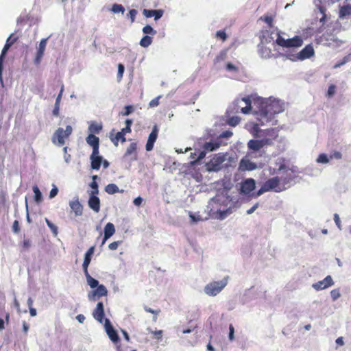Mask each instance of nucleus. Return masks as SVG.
<instances>
[{"label":"nucleus","mask_w":351,"mask_h":351,"mask_svg":"<svg viewBox=\"0 0 351 351\" xmlns=\"http://www.w3.org/2000/svg\"><path fill=\"white\" fill-rule=\"evenodd\" d=\"M282 111V106L277 102L266 104L260 110V116L267 120L271 119L276 114Z\"/></svg>","instance_id":"nucleus-1"},{"label":"nucleus","mask_w":351,"mask_h":351,"mask_svg":"<svg viewBox=\"0 0 351 351\" xmlns=\"http://www.w3.org/2000/svg\"><path fill=\"white\" fill-rule=\"evenodd\" d=\"M226 154L218 153L206 163V168L208 171H218L221 169L222 163L226 160Z\"/></svg>","instance_id":"nucleus-2"},{"label":"nucleus","mask_w":351,"mask_h":351,"mask_svg":"<svg viewBox=\"0 0 351 351\" xmlns=\"http://www.w3.org/2000/svg\"><path fill=\"white\" fill-rule=\"evenodd\" d=\"M291 178H279L275 176L266 180L263 184L269 191H274L275 192H281L284 188H281L280 186V182L282 181L284 184L289 182Z\"/></svg>","instance_id":"nucleus-3"},{"label":"nucleus","mask_w":351,"mask_h":351,"mask_svg":"<svg viewBox=\"0 0 351 351\" xmlns=\"http://www.w3.org/2000/svg\"><path fill=\"white\" fill-rule=\"evenodd\" d=\"M228 280L224 278L221 281H213L204 287V292L210 296H215L227 285Z\"/></svg>","instance_id":"nucleus-4"},{"label":"nucleus","mask_w":351,"mask_h":351,"mask_svg":"<svg viewBox=\"0 0 351 351\" xmlns=\"http://www.w3.org/2000/svg\"><path fill=\"white\" fill-rule=\"evenodd\" d=\"M72 131L73 128L71 125H67L65 130L62 128H58L53 135V143H57L59 146L64 145L65 144V139L69 138Z\"/></svg>","instance_id":"nucleus-5"},{"label":"nucleus","mask_w":351,"mask_h":351,"mask_svg":"<svg viewBox=\"0 0 351 351\" xmlns=\"http://www.w3.org/2000/svg\"><path fill=\"white\" fill-rule=\"evenodd\" d=\"M278 137V130L276 128H269L267 130H264L263 131V134H261L260 138L262 140H267L270 141V144L269 145H271L274 144V141L277 139Z\"/></svg>","instance_id":"nucleus-6"},{"label":"nucleus","mask_w":351,"mask_h":351,"mask_svg":"<svg viewBox=\"0 0 351 351\" xmlns=\"http://www.w3.org/2000/svg\"><path fill=\"white\" fill-rule=\"evenodd\" d=\"M108 294V290L104 285H100L97 287L96 289L90 292L88 295L89 300H96L99 299L101 297L106 296Z\"/></svg>","instance_id":"nucleus-7"},{"label":"nucleus","mask_w":351,"mask_h":351,"mask_svg":"<svg viewBox=\"0 0 351 351\" xmlns=\"http://www.w3.org/2000/svg\"><path fill=\"white\" fill-rule=\"evenodd\" d=\"M105 328L107 335H108L110 339L114 343H118L120 341V338L117 332V331L114 329L113 326L111 325L110 322L108 319H105Z\"/></svg>","instance_id":"nucleus-8"},{"label":"nucleus","mask_w":351,"mask_h":351,"mask_svg":"<svg viewBox=\"0 0 351 351\" xmlns=\"http://www.w3.org/2000/svg\"><path fill=\"white\" fill-rule=\"evenodd\" d=\"M47 42V38H43L39 43V46L36 56L34 59V63L37 66L39 65L41 62L42 58L43 57L46 49Z\"/></svg>","instance_id":"nucleus-9"},{"label":"nucleus","mask_w":351,"mask_h":351,"mask_svg":"<svg viewBox=\"0 0 351 351\" xmlns=\"http://www.w3.org/2000/svg\"><path fill=\"white\" fill-rule=\"evenodd\" d=\"M270 141H268L267 140H262V138H261V139L259 140L252 139L249 141V142L247 143V146L250 149L257 152L260 150L262 147L265 146H268L269 144H270Z\"/></svg>","instance_id":"nucleus-10"},{"label":"nucleus","mask_w":351,"mask_h":351,"mask_svg":"<svg viewBox=\"0 0 351 351\" xmlns=\"http://www.w3.org/2000/svg\"><path fill=\"white\" fill-rule=\"evenodd\" d=\"M333 284H334V282H333L332 277L330 276H327L324 280H320L316 283H314L312 287L315 290L319 291V290H322V289L328 288V287H331L332 285H333Z\"/></svg>","instance_id":"nucleus-11"},{"label":"nucleus","mask_w":351,"mask_h":351,"mask_svg":"<svg viewBox=\"0 0 351 351\" xmlns=\"http://www.w3.org/2000/svg\"><path fill=\"white\" fill-rule=\"evenodd\" d=\"M12 36L11 35L6 40V43L5 45H4L3 49H2V51H1V53L0 55V79L1 80L2 78V71H3V59H4V57L7 53V51H8V49L10 48V47L17 40V38H14L12 39L11 43H9V41L10 40V38H12Z\"/></svg>","instance_id":"nucleus-12"},{"label":"nucleus","mask_w":351,"mask_h":351,"mask_svg":"<svg viewBox=\"0 0 351 351\" xmlns=\"http://www.w3.org/2000/svg\"><path fill=\"white\" fill-rule=\"evenodd\" d=\"M158 134V128L157 125H154L152 128L151 133L149 135L145 148L147 151L153 149L154 143L156 142Z\"/></svg>","instance_id":"nucleus-13"},{"label":"nucleus","mask_w":351,"mask_h":351,"mask_svg":"<svg viewBox=\"0 0 351 351\" xmlns=\"http://www.w3.org/2000/svg\"><path fill=\"white\" fill-rule=\"evenodd\" d=\"M265 38V35H263V38H261V43L258 45V52L259 56L262 58L268 59L273 56L271 49L266 46H265L263 43V40Z\"/></svg>","instance_id":"nucleus-14"},{"label":"nucleus","mask_w":351,"mask_h":351,"mask_svg":"<svg viewBox=\"0 0 351 351\" xmlns=\"http://www.w3.org/2000/svg\"><path fill=\"white\" fill-rule=\"evenodd\" d=\"M255 186L256 183L254 179H247L241 183V191L242 193L247 195L255 189Z\"/></svg>","instance_id":"nucleus-15"},{"label":"nucleus","mask_w":351,"mask_h":351,"mask_svg":"<svg viewBox=\"0 0 351 351\" xmlns=\"http://www.w3.org/2000/svg\"><path fill=\"white\" fill-rule=\"evenodd\" d=\"M315 54L314 49L311 45H306L298 53V58L304 60L313 56Z\"/></svg>","instance_id":"nucleus-16"},{"label":"nucleus","mask_w":351,"mask_h":351,"mask_svg":"<svg viewBox=\"0 0 351 351\" xmlns=\"http://www.w3.org/2000/svg\"><path fill=\"white\" fill-rule=\"evenodd\" d=\"M104 307L103 302H99L93 312V316L99 323H102L104 319Z\"/></svg>","instance_id":"nucleus-17"},{"label":"nucleus","mask_w":351,"mask_h":351,"mask_svg":"<svg viewBox=\"0 0 351 351\" xmlns=\"http://www.w3.org/2000/svg\"><path fill=\"white\" fill-rule=\"evenodd\" d=\"M99 151L96 152V153H94V152H92V154L90 155V159L91 161V168L93 169L99 170L101 162H102V157L99 156Z\"/></svg>","instance_id":"nucleus-18"},{"label":"nucleus","mask_w":351,"mask_h":351,"mask_svg":"<svg viewBox=\"0 0 351 351\" xmlns=\"http://www.w3.org/2000/svg\"><path fill=\"white\" fill-rule=\"evenodd\" d=\"M97 195H90L88 201V206L95 213L100 210V199Z\"/></svg>","instance_id":"nucleus-19"},{"label":"nucleus","mask_w":351,"mask_h":351,"mask_svg":"<svg viewBox=\"0 0 351 351\" xmlns=\"http://www.w3.org/2000/svg\"><path fill=\"white\" fill-rule=\"evenodd\" d=\"M86 143L93 147V152L99 151V138L93 134H90L86 138Z\"/></svg>","instance_id":"nucleus-20"},{"label":"nucleus","mask_w":351,"mask_h":351,"mask_svg":"<svg viewBox=\"0 0 351 351\" xmlns=\"http://www.w3.org/2000/svg\"><path fill=\"white\" fill-rule=\"evenodd\" d=\"M69 206L71 210L74 212L75 216L78 217L82 215L83 213V206L77 198L75 200L71 201Z\"/></svg>","instance_id":"nucleus-21"},{"label":"nucleus","mask_w":351,"mask_h":351,"mask_svg":"<svg viewBox=\"0 0 351 351\" xmlns=\"http://www.w3.org/2000/svg\"><path fill=\"white\" fill-rule=\"evenodd\" d=\"M276 165L278 166V169L275 168H269V173L271 175H274L275 173H277L278 172L280 171H287L289 170L288 167L286 166L285 162V159L282 158H278L276 162Z\"/></svg>","instance_id":"nucleus-22"},{"label":"nucleus","mask_w":351,"mask_h":351,"mask_svg":"<svg viewBox=\"0 0 351 351\" xmlns=\"http://www.w3.org/2000/svg\"><path fill=\"white\" fill-rule=\"evenodd\" d=\"M163 12H163L162 10H147V9H144L143 11V14L147 18L154 17V19L156 21L158 20L159 19H160L162 17V16L163 15Z\"/></svg>","instance_id":"nucleus-23"},{"label":"nucleus","mask_w":351,"mask_h":351,"mask_svg":"<svg viewBox=\"0 0 351 351\" xmlns=\"http://www.w3.org/2000/svg\"><path fill=\"white\" fill-rule=\"evenodd\" d=\"M302 44V39L300 36H295L292 38H289L286 40V44L285 47H301Z\"/></svg>","instance_id":"nucleus-24"},{"label":"nucleus","mask_w":351,"mask_h":351,"mask_svg":"<svg viewBox=\"0 0 351 351\" xmlns=\"http://www.w3.org/2000/svg\"><path fill=\"white\" fill-rule=\"evenodd\" d=\"M136 149H137V144L136 143H130V145L126 149V152L124 154V157H128L130 155L134 154L133 159L136 160V158H137Z\"/></svg>","instance_id":"nucleus-25"},{"label":"nucleus","mask_w":351,"mask_h":351,"mask_svg":"<svg viewBox=\"0 0 351 351\" xmlns=\"http://www.w3.org/2000/svg\"><path fill=\"white\" fill-rule=\"evenodd\" d=\"M221 145V143L219 141L206 142L204 144L203 148L206 151L212 152L218 149Z\"/></svg>","instance_id":"nucleus-26"},{"label":"nucleus","mask_w":351,"mask_h":351,"mask_svg":"<svg viewBox=\"0 0 351 351\" xmlns=\"http://www.w3.org/2000/svg\"><path fill=\"white\" fill-rule=\"evenodd\" d=\"M115 233V228L112 223L108 222L104 227V235L106 238H110Z\"/></svg>","instance_id":"nucleus-27"},{"label":"nucleus","mask_w":351,"mask_h":351,"mask_svg":"<svg viewBox=\"0 0 351 351\" xmlns=\"http://www.w3.org/2000/svg\"><path fill=\"white\" fill-rule=\"evenodd\" d=\"M32 241L30 239H24L23 240V241L21 242V243L19 244V246H20V248H21V252H27V251H29V249L31 248L32 247Z\"/></svg>","instance_id":"nucleus-28"},{"label":"nucleus","mask_w":351,"mask_h":351,"mask_svg":"<svg viewBox=\"0 0 351 351\" xmlns=\"http://www.w3.org/2000/svg\"><path fill=\"white\" fill-rule=\"evenodd\" d=\"M241 101H244L246 105L245 107L241 108V112L243 114L249 113L252 109V101H251L250 98L249 97H243L241 99Z\"/></svg>","instance_id":"nucleus-29"},{"label":"nucleus","mask_w":351,"mask_h":351,"mask_svg":"<svg viewBox=\"0 0 351 351\" xmlns=\"http://www.w3.org/2000/svg\"><path fill=\"white\" fill-rule=\"evenodd\" d=\"M86 278V280H87V283L88 285L93 289L94 288H96L98 286H99L100 285H99V282L98 280H97L96 279L93 278L90 274L89 273H86L84 274Z\"/></svg>","instance_id":"nucleus-30"},{"label":"nucleus","mask_w":351,"mask_h":351,"mask_svg":"<svg viewBox=\"0 0 351 351\" xmlns=\"http://www.w3.org/2000/svg\"><path fill=\"white\" fill-rule=\"evenodd\" d=\"M111 141L115 146H118L119 141H121L122 143L125 142L126 138L125 135L121 132H118L114 137H111Z\"/></svg>","instance_id":"nucleus-31"},{"label":"nucleus","mask_w":351,"mask_h":351,"mask_svg":"<svg viewBox=\"0 0 351 351\" xmlns=\"http://www.w3.org/2000/svg\"><path fill=\"white\" fill-rule=\"evenodd\" d=\"M105 191L108 194L112 195L119 192V188L115 184H108L105 187Z\"/></svg>","instance_id":"nucleus-32"},{"label":"nucleus","mask_w":351,"mask_h":351,"mask_svg":"<svg viewBox=\"0 0 351 351\" xmlns=\"http://www.w3.org/2000/svg\"><path fill=\"white\" fill-rule=\"evenodd\" d=\"M152 37L148 35H145L141 38L140 41V45L143 47H147L152 44Z\"/></svg>","instance_id":"nucleus-33"},{"label":"nucleus","mask_w":351,"mask_h":351,"mask_svg":"<svg viewBox=\"0 0 351 351\" xmlns=\"http://www.w3.org/2000/svg\"><path fill=\"white\" fill-rule=\"evenodd\" d=\"M241 165L248 171L254 170L256 168V165L250 160H242Z\"/></svg>","instance_id":"nucleus-34"},{"label":"nucleus","mask_w":351,"mask_h":351,"mask_svg":"<svg viewBox=\"0 0 351 351\" xmlns=\"http://www.w3.org/2000/svg\"><path fill=\"white\" fill-rule=\"evenodd\" d=\"M33 191L34 193V200L37 203H40L43 200L42 193L37 186L33 187Z\"/></svg>","instance_id":"nucleus-35"},{"label":"nucleus","mask_w":351,"mask_h":351,"mask_svg":"<svg viewBox=\"0 0 351 351\" xmlns=\"http://www.w3.org/2000/svg\"><path fill=\"white\" fill-rule=\"evenodd\" d=\"M260 20L265 22L269 28H271L274 25V17L271 15H264L260 17Z\"/></svg>","instance_id":"nucleus-36"},{"label":"nucleus","mask_w":351,"mask_h":351,"mask_svg":"<svg viewBox=\"0 0 351 351\" xmlns=\"http://www.w3.org/2000/svg\"><path fill=\"white\" fill-rule=\"evenodd\" d=\"M351 14V5H346L341 8L340 9V16H344L346 15H350Z\"/></svg>","instance_id":"nucleus-37"},{"label":"nucleus","mask_w":351,"mask_h":351,"mask_svg":"<svg viewBox=\"0 0 351 351\" xmlns=\"http://www.w3.org/2000/svg\"><path fill=\"white\" fill-rule=\"evenodd\" d=\"M227 57V51L226 50H223L220 51V53L216 56L215 58V62L218 63L223 60H224Z\"/></svg>","instance_id":"nucleus-38"},{"label":"nucleus","mask_w":351,"mask_h":351,"mask_svg":"<svg viewBox=\"0 0 351 351\" xmlns=\"http://www.w3.org/2000/svg\"><path fill=\"white\" fill-rule=\"evenodd\" d=\"M239 122L240 118L238 117H230L227 121L228 124L232 127L237 125L239 123Z\"/></svg>","instance_id":"nucleus-39"},{"label":"nucleus","mask_w":351,"mask_h":351,"mask_svg":"<svg viewBox=\"0 0 351 351\" xmlns=\"http://www.w3.org/2000/svg\"><path fill=\"white\" fill-rule=\"evenodd\" d=\"M112 11L114 13H123L125 12L124 7L121 4L115 3L112 7Z\"/></svg>","instance_id":"nucleus-40"},{"label":"nucleus","mask_w":351,"mask_h":351,"mask_svg":"<svg viewBox=\"0 0 351 351\" xmlns=\"http://www.w3.org/2000/svg\"><path fill=\"white\" fill-rule=\"evenodd\" d=\"M143 32L146 35H148V34L155 35L156 34V31L154 30L152 28V27L149 25H147L143 28Z\"/></svg>","instance_id":"nucleus-41"},{"label":"nucleus","mask_w":351,"mask_h":351,"mask_svg":"<svg viewBox=\"0 0 351 351\" xmlns=\"http://www.w3.org/2000/svg\"><path fill=\"white\" fill-rule=\"evenodd\" d=\"M90 261H91V258L90 257H88V256H84V262H83V264H82V267H83V270H84V274L88 272V265H90Z\"/></svg>","instance_id":"nucleus-42"},{"label":"nucleus","mask_w":351,"mask_h":351,"mask_svg":"<svg viewBox=\"0 0 351 351\" xmlns=\"http://www.w3.org/2000/svg\"><path fill=\"white\" fill-rule=\"evenodd\" d=\"M101 128V126L97 123H91L88 128L90 132L92 133H99Z\"/></svg>","instance_id":"nucleus-43"},{"label":"nucleus","mask_w":351,"mask_h":351,"mask_svg":"<svg viewBox=\"0 0 351 351\" xmlns=\"http://www.w3.org/2000/svg\"><path fill=\"white\" fill-rule=\"evenodd\" d=\"M263 131L259 128L258 124H255L252 128V134L254 137H260L261 134H263Z\"/></svg>","instance_id":"nucleus-44"},{"label":"nucleus","mask_w":351,"mask_h":351,"mask_svg":"<svg viewBox=\"0 0 351 351\" xmlns=\"http://www.w3.org/2000/svg\"><path fill=\"white\" fill-rule=\"evenodd\" d=\"M45 222L47 225V226L51 229V230L53 232V234L56 235L58 234V228L56 226H55L50 220H49L47 218L45 219Z\"/></svg>","instance_id":"nucleus-45"},{"label":"nucleus","mask_w":351,"mask_h":351,"mask_svg":"<svg viewBox=\"0 0 351 351\" xmlns=\"http://www.w3.org/2000/svg\"><path fill=\"white\" fill-rule=\"evenodd\" d=\"M134 110V107L131 105H128V106H125L124 111H122L121 112V114L122 116H128L130 114H131Z\"/></svg>","instance_id":"nucleus-46"},{"label":"nucleus","mask_w":351,"mask_h":351,"mask_svg":"<svg viewBox=\"0 0 351 351\" xmlns=\"http://www.w3.org/2000/svg\"><path fill=\"white\" fill-rule=\"evenodd\" d=\"M230 213V209H228L226 210H223V211H221V210H218L217 212V218L219 219H225L228 215H229Z\"/></svg>","instance_id":"nucleus-47"},{"label":"nucleus","mask_w":351,"mask_h":351,"mask_svg":"<svg viewBox=\"0 0 351 351\" xmlns=\"http://www.w3.org/2000/svg\"><path fill=\"white\" fill-rule=\"evenodd\" d=\"M215 36L216 38L221 39L222 41H225L228 38V36L224 30L217 31L215 34Z\"/></svg>","instance_id":"nucleus-48"},{"label":"nucleus","mask_w":351,"mask_h":351,"mask_svg":"<svg viewBox=\"0 0 351 351\" xmlns=\"http://www.w3.org/2000/svg\"><path fill=\"white\" fill-rule=\"evenodd\" d=\"M329 161L328 156L325 154H321L319 155L318 158H317V162L318 163H323L326 164L328 163Z\"/></svg>","instance_id":"nucleus-49"},{"label":"nucleus","mask_w":351,"mask_h":351,"mask_svg":"<svg viewBox=\"0 0 351 351\" xmlns=\"http://www.w3.org/2000/svg\"><path fill=\"white\" fill-rule=\"evenodd\" d=\"M90 186L92 188V191L90 192V195H98L99 193V189H98V184L96 181H93L90 184Z\"/></svg>","instance_id":"nucleus-50"},{"label":"nucleus","mask_w":351,"mask_h":351,"mask_svg":"<svg viewBox=\"0 0 351 351\" xmlns=\"http://www.w3.org/2000/svg\"><path fill=\"white\" fill-rule=\"evenodd\" d=\"M286 40L280 36V32H278V37L276 40V43L278 45L285 47L286 44Z\"/></svg>","instance_id":"nucleus-51"},{"label":"nucleus","mask_w":351,"mask_h":351,"mask_svg":"<svg viewBox=\"0 0 351 351\" xmlns=\"http://www.w3.org/2000/svg\"><path fill=\"white\" fill-rule=\"evenodd\" d=\"M330 295L333 301L337 300L340 296L341 293L339 289H332L330 291Z\"/></svg>","instance_id":"nucleus-52"},{"label":"nucleus","mask_w":351,"mask_h":351,"mask_svg":"<svg viewBox=\"0 0 351 351\" xmlns=\"http://www.w3.org/2000/svg\"><path fill=\"white\" fill-rule=\"evenodd\" d=\"M124 70H125V67H124L123 64H122L121 63L119 64H118V73H117V79L119 81H120L122 79L123 73H124Z\"/></svg>","instance_id":"nucleus-53"},{"label":"nucleus","mask_w":351,"mask_h":351,"mask_svg":"<svg viewBox=\"0 0 351 351\" xmlns=\"http://www.w3.org/2000/svg\"><path fill=\"white\" fill-rule=\"evenodd\" d=\"M122 243V241H114L111 243L109 244L108 245V248L110 250H116L119 245Z\"/></svg>","instance_id":"nucleus-54"},{"label":"nucleus","mask_w":351,"mask_h":351,"mask_svg":"<svg viewBox=\"0 0 351 351\" xmlns=\"http://www.w3.org/2000/svg\"><path fill=\"white\" fill-rule=\"evenodd\" d=\"M226 69L229 71H234V72H237L238 71V68L234 66L233 64H232L231 62H228L226 64Z\"/></svg>","instance_id":"nucleus-55"},{"label":"nucleus","mask_w":351,"mask_h":351,"mask_svg":"<svg viewBox=\"0 0 351 351\" xmlns=\"http://www.w3.org/2000/svg\"><path fill=\"white\" fill-rule=\"evenodd\" d=\"M161 97V96H158L154 99H153L152 101H150L149 105L150 107H156L157 106H158L159 104V99Z\"/></svg>","instance_id":"nucleus-56"},{"label":"nucleus","mask_w":351,"mask_h":351,"mask_svg":"<svg viewBox=\"0 0 351 351\" xmlns=\"http://www.w3.org/2000/svg\"><path fill=\"white\" fill-rule=\"evenodd\" d=\"M12 231H13L14 233H19V231H20V227H19V221L15 220V221L13 222V224H12Z\"/></svg>","instance_id":"nucleus-57"},{"label":"nucleus","mask_w":351,"mask_h":351,"mask_svg":"<svg viewBox=\"0 0 351 351\" xmlns=\"http://www.w3.org/2000/svg\"><path fill=\"white\" fill-rule=\"evenodd\" d=\"M136 14H137V11L134 9L130 10L129 11L128 16L131 19L132 23H133L134 21Z\"/></svg>","instance_id":"nucleus-58"},{"label":"nucleus","mask_w":351,"mask_h":351,"mask_svg":"<svg viewBox=\"0 0 351 351\" xmlns=\"http://www.w3.org/2000/svg\"><path fill=\"white\" fill-rule=\"evenodd\" d=\"M234 326H232V324H230V326H229V339L230 341H232L234 339Z\"/></svg>","instance_id":"nucleus-59"},{"label":"nucleus","mask_w":351,"mask_h":351,"mask_svg":"<svg viewBox=\"0 0 351 351\" xmlns=\"http://www.w3.org/2000/svg\"><path fill=\"white\" fill-rule=\"evenodd\" d=\"M269 191L264 184L262 185L261 189L257 191L256 196H260L265 192Z\"/></svg>","instance_id":"nucleus-60"},{"label":"nucleus","mask_w":351,"mask_h":351,"mask_svg":"<svg viewBox=\"0 0 351 351\" xmlns=\"http://www.w3.org/2000/svg\"><path fill=\"white\" fill-rule=\"evenodd\" d=\"M144 309H145V311L146 312L154 314L156 315H157L160 313V311L159 309L158 310H154V309H152L151 308L147 307V306H145Z\"/></svg>","instance_id":"nucleus-61"},{"label":"nucleus","mask_w":351,"mask_h":351,"mask_svg":"<svg viewBox=\"0 0 351 351\" xmlns=\"http://www.w3.org/2000/svg\"><path fill=\"white\" fill-rule=\"evenodd\" d=\"M232 135V132L230 130H226V131H224L221 134H220V137L221 138H229Z\"/></svg>","instance_id":"nucleus-62"},{"label":"nucleus","mask_w":351,"mask_h":351,"mask_svg":"<svg viewBox=\"0 0 351 351\" xmlns=\"http://www.w3.org/2000/svg\"><path fill=\"white\" fill-rule=\"evenodd\" d=\"M153 333H154L155 339H156L158 340L161 339V338L162 337V330H156Z\"/></svg>","instance_id":"nucleus-63"},{"label":"nucleus","mask_w":351,"mask_h":351,"mask_svg":"<svg viewBox=\"0 0 351 351\" xmlns=\"http://www.w3.org/2000/svg\"><path fill=\"white\" fill-rule=\"evenodd\" d=\"M58 193V189L57 187L54 186L50 191L49 193V197L50 198H53L55 196L57 195Z\"/></svg>","instance_id":"nucleus-64"}]
</instances>
